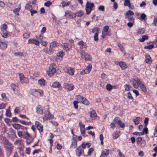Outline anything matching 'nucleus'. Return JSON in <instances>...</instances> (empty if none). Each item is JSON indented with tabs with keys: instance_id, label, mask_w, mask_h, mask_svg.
<instances>
[{
	"instance_id": "f257e3e1",
	"label": "nucleus",
	"mask_w": 157,
	"mask_h": 157,
	"mask_svg": "<svg viewBox=\"0 0 157 157\" xmlns=\"http://www.w3.org/2000/svg\"><path fill=\"white\" fill-rule=\"evenodd\" d=\"M76 98L79 102L82 103L86 105H88L90 104L89 101L86 98L80 95L76 96Z\"/></svg>"
},
{
	"instance_id": "f03ea898",
	"label": "nucleus",
	"mask_w": 157,
	"mask_h": 157,
	"mask_svg": "<svg viewBox=\"0 0 157 157\" xmlns=\"http://www.w3.org/2000/svg\"><path fill=\"white\" fill-rule=\"evenodd\" d=\"M130 82L133 87L137 89L138 88L139 85H140L141 81L140 79L137 78L136 79L131 78L130 80Z\"/></svg>"
},
{
	"instance_id": "7ed1b4c3",
	"label": "nucleus",
	"mask_w": 157,
	"mask_h": 157,
	"mask_svg": "<svg viewBox=\"0 0 157 157\" xmlns=\"http://www.w3.org/2000/svg\"><path fill=\"white\" fill-rule=\"evenodd\" d=\"M56 65L54 63H52L50 65L49 69L47 71L48 75L49 76H52L56 71L55 68Z\"/></svg>"
},
{
	"instance_id": "20e7f679",
	"label": "nucleus",
	"mask_w": 157,
	"mask_h": 157,
	"mask_svg": "<svg viewBox=\"0 0 157 157\" xmlns=\"http://www.w3.org/2000/svg\"><path fill=\"white\" fill-rule=\"evenodd\" d=\"M94 6V5L93 3H90L87 2L86 3V14H88L91 12L92 8Z\"/></svg>"
},
{
	"instance_id": "39448f33",
	"label": "nucleus",
	"mask_w": 157,
	"mask_h": 157,
	"mask_svg": "<svg viewBox=\"0 0 157 157\" xmlns=\"http://www.w3.org/2000/svg\"><path fill=\"white\" fill-rule=\"evenodd\" d=\"M63 69L65 72L68 73L71 76L73 75L74 74L75 70L73 68L64 67Z\"/></svg>"
},
{
	"instance_id": "423d86ee",
	"label": "nucleus",
	"mask_w": 157,
	"mask_h": 157,
	"mask_svg": "<svg viewBox=\"0 0 157 157\" xmlns=\"http://www.w3.org/2000/svg\"><path fill=\"white\" fill-rule=\"evenodd\" d=\"M80 54L82 58L84 59L85 60L89 61H91L92 60L91 57L84 51H82L80 52Z\"/></svg>"
},
{
	"instance_id": "0eeeda50",
	"label": "nucleus",
	"mask_w": 157,
	"mask_h": 157,
	"mask_svg": "<svg viewBox=\"0 0 157 157\" xmlns=\"http://www.w3.org/2000/svg\"><path fill=\"white\" fill-rule=\"evenodd\" d=\"M44 116L43 117V120H50L52 119L54 116L52 114L50 113V112H49V110H47L44 113Z\"/></svg>"
},
{
	"instance_id": "6e6552de",
	"label": "nucleus",
	"mask_w": 157,
	"mask_h": 157,
	"mask_svg": "<svg viewBox=\"0 0 157 157\" xmlns=\"http://www.w3.org/2000/svg\"><path fill=\"white\" fill-rule=\"evenodd\" d=\"M22 137L26 139L27 142L29 144L32 142L33 140V139L30 137L29 134L27 132H26L25 133L24 132Z\"/></svg>"
},
{
	"instance_id": "1a4fd4ad",
	"label": "nucleus",
	"mask_w": 157,
	"mask_h": 157,
	"mask_svg": "<svg viewBox=\"0 0 157 157\" xmlns=\"http://www.w3.org/2000/svg\"><path fill=\"white\" fill-rule=\"evenodd\" d=\"M63 86L68 91L72 90L74 88V86L73 84L67 83H64Z\"/></svg>"
},
{
	"instance_id": "9d476101",
	"label": "nucleus",
	"mask_w": 157,
	"mask_h": 157,
	"mask_svg": "<svg viewBox=\"0 0 157 157\" xmlns=\"http://www.w3.org/2000/svg\"><path fill=\"white\" fill-rule=\"evenodd\" d=\"M12 126L16 129H26V127H24V126L15 123L12 124Z\"/></svg>"
},
{
	"instance_id": "9b49d317",
	"label": "nucleus",
	"mask_w": 157,
	"mask_h": 157,
	"mask_svg": "<svg viewBox=\"0 0 157 157\" xmlns=\"http://www.w3.org/2000/svg\"><path fill=\"white\" fill-rule=\"evenodd\" d=\"M29 43L34 44L36 45H39L40 44V41L38 40L31 38L28 40V44Z\"/></svg>"
},
{
	"instance_id": "f8f14e48",
	"label": "nucleus",
	"mask_w": 157,
	"mask_h": 157,
	"mask_svg": "<svg viewBox=\"0 0 157 157\" xmlns=\"http://www.w3.org/2000/svg\"><path fill=\"white\" fill-rule=\"evenodd\" d=\"M78 44L80 45V48L81 49L82 51H85L86 50L87 46L84 44V42L82 40L80 41Z\"/></svg>"
},
{
	"instance_id": "ddd939ff",
	"label": "nucleus",
	"mask_w": 157,
	"mask_h": 157,
	"mask_svg": "<svg viewBox=\"0 0 157 157\" xmlns=\"http://www.w3.org/2000/svg\"><path fill=\"white\" fill-rule=\"evenodd\" d=\"M35 124L37 127V129L40 132H43V126L39 121H36L35 122Z\"/></svg>"
},
{
	"instance_id": "4468645a",
	"label": "nucleus",
	"mask_w": 157,
	"mask_h": 157,
	"mask_svg": "<svg viewBox=\"0 0 157 157\" xmlns=\"http://www.w3.org/2000/svg\"><path fill=\"white\" fill-rule=\"evenodd\" d=\"M32 94L33 95L35 96H37L38 94H39L40 96H41L43 94V91L42 90L40 89H39L37 90H35L34 91V90H33L32 92Z\"/></svg>"
},
{
	"instance_id": "2eb2a0df",
	"label": "nucleus",
	"mask_w": 157,
	"mask_h": 157,
	"mask_svg": "<svg viewBox=\"0 0 157 157\" xmlns=\"http://www.w3.org/2000/svg\"><path fill=\"white\" fill-rule=\"evenodd\" d=\"M145 61L148 64L151 63L152 62L150 56L148 54H146L145 55Z\"/></svg>"
},
{
	"instance_id": "dca6fc26",
	"label": "nucleus",
	"mask_w": 157,
	"mask_h": 157,
	"mask_svg": "<svg viewBox=\"0 0 157 157\" xmlns=\"http://www.w3.org/2000/svg\"><path fill=\"white\" fill-rule=\"evenodd\" d=\"M109 150L108 149H105L101 154L100 157H106L109 153Z\"/></svg>"
},
{
	"instance_id": "f3484780",
	"label": "nucleus",
	"mask_w": 157,
	"mask_h": 157,
	"mask_svg": "<svg viewBox=\"0 0 157 157\" xmlns=\"http://www.w3.org/2000/svg\"><path fill=\"white\" fill-rule=\"evenodd\" d=\"M62 47L66 51H67L71 48V46L68 43H65L62 45Z\"/></svg>"
},
{
	"instance_id": "a211bd4d",
	"label": "nucleus",
	"mask_w": 157,
	"mask_h": 157,
	"mask_svg": "<svg viewBox=\"0 0 157 157\" xmlns=\"http://www.w3.org/2000/svg\"><path fill=\"white\" fill-rule=\"evenodd\" d=\"M65 15L67 18H73L72 13L70 11L67 10L65 12Z\"/></svg>"
},
{
	"instance_id": "6ab92c4d",
	"label": "nucleus",
	"mask_w": 157,
	"mask_h": 157,
	"mask_svg": "<svg viewBox=\"0 0 157 157\" xmlns=\"http://www.w3.org/2000/svg\"><path fill=\"white\" fill-rule=\"evenodd\" d=\"M36 110L37 113H38L42 114L43 113V108L40 105H39L37 106Z\"/></svg>"
},
{
	"instance_id": "aec40b11",
	"label": "nucleus",
	"mask_w": 157,
	"mask_h": 157,
	"mask_svg": "<svg viewBox=\"0 0 157 157\" xmlns=\"http://www.w3.org/2000/svg\"><path fill=\"white\" fill-rule=\"evenodd\" d=\"M76 155L77 156H80L82 153V149L81 147H78L75 150Z\"/></svg>"
},
{
	"instance_id": "412c9836",
	"label": "nucleus",
	"mask_w": 157,
	"mask_h": 157,
	"mask_svg": "<svg viewBox=\"0 0 157 157\" xmlns=\"http://www.w3.org/2000/svg\"><path fill=\"white\" fill-rule=\"evenodd\" d=\"M52 87L54 88H57L59 89H60L61 87V85L58 82H55L53 83Z\"/></svg>"
},
{
	"instance_id": "4be33fe9",
	"label": "nucleus",
	"mask_w": 157,
	"mask_h": 157,
	"mask_svg": "<svg viewBox=\"0 0 157 157\" xmlns=\"http://www.w3.org/2000/svg\"><path fill=\"white\" fill-rule=\"evenodd\" d=\"M59 44L56 41H53L51 42L50 44V47L52 48L57 46H58Z\"/></svg>"
},
{
	"instance_id": "5701e85b",
	"label": "nucleus",
	"mask_w": 157,
	"mask_h": 157,
	"mask_svg": "<svg viewBox=\"0 0 157 157\" xmlns=\"http://www.w3.org/2000/svg\"><path fill=\"white\" fill-rule=\"evenodd\" d=\"M43 51L46 53L48 54L49 55H52L53 53V51L51 49L48 48H45L43 49Z\"/></svg>"
},
{
	"instance_id": "b1692460",
	"label": "nucleus",
	"mask_w": 157,
	"mask_h": 157,
	"mask_svg": "<svg viewBox=\"0 0 157 157\" xmlns=\"http://www.w3.org/2000/svg\"><path fill=\"white\" fill-rule=\"evenodd\" d=\"M7 44L6 43L0 41V48L4 49L7 47Z\"/></svg>"
},
{
	"instance_id": "393cba45",
	"label": "nucleus",
	"mask_w": 157,
	"mask_h": 157,
	"mask_svg": "<svg viewBox=\"0 0 157 157\" xmlns=\"http://www.w3.org/2000/svg\"><path fill=\"white\" fill-rule=\"evenodd\" d=\"M120 133L119 131H116L114 132L113 134V138L114 139H116L120 135Z\"/></svg>"
},
{
	"instance_id": "a878e982",
	"label": "nucleus",
	"mask_w": 157,
	"mask_h": 157,
	"mask_svg": "<svg viewBox=\"0 0 157 157\" xmlns=\"http://www.w3.org/2000/svg\"><path fill=\"white\" fill-rule=\"evenodd\" d=\"M119 65L122 69H124L127 67L126 63L123 62H120L119 63Z\"/></svg>"
},
{
	"instance_id": "bb28decb",
	"label": "nucleus",
	"mask_w": 157,
	"mask_h": 157,
	"mask_svg": "<svg viewBox=\"0 0 157 157\" xmlns=\"http://www.w3.org/2000/svg\"><path fill=\"white\" fill-rule=\"evenodd\" d=\"M96 116L97 114L94 110H92L90 112V117L92 119H94Z\"/></svg>"
},
{
	"instance_id": "cd10ccee",
	"label": "nucleus",
	"mask_w": 157,
	"mask_h": 157,
	"mask_svg": "<svg viewBox=\"0 0 157 157\" xmlns=\"http://www.w3.org/2000/svg\"><path fill=\"white\" fill-rule=\"evenodd\" d=\"M77 145V142L76 140H73L72 144L71 146V147H73L75 148L76 147Z\"/></svg>"
},
{
	"instance_id": "c85d7f7f",
	"label": "nucleus",
	"mask_w": 157,
	"mask_h": 157,
	"mask_svg": "<svg viewBox=\"0 0 157 157\" xmlns=\"http://www.w3.org/2000/svg\"><path fill=\"white\" fill-rule=\"evenodd\" d=\"M140 87L142 89V90L144 92H146L147 91L145 85L141 82V83L140 85Z\"/></svg>"
},
{
	"instance_id": "c756f323",
	"label": "nucleus",
	"mask_w": 157,
	"mask_h": 157,
	"mask_svg": "<svg viewBox=\"0 0 157 157\" xmlns=\"http://www.w3.org/2000/svg\"><path fill=\"white\" fill-rule=\"evenodd\" d=\"M148 39V36H147L146 35H144L142 36V37L141 38H140L139 39V40L140 41L143 42L145 40H147Z\"/></svg>"
},
{
	"instance_id": "7c9ffc66",
	"label": "nucleus",
	"mask_w": 157,
	"mask_h": 157,
	"mask_svg": "<svg viewBox=\"0 0 157 157\" xmlns=\"http://www.w3.org/2000/svg\"><path fill=\"white\" fill-rule=\"evenodd\" d=\"M30 3H28L26 4L25 6V9L27 10H30L32 9L33 8L32 7V5H31Z\"/></svg>"
},
{
	"instance_id": "2f4dec72",
	"label": "nucleus",
	"mask_w": 157,
	"mask_h": 157,
	"mask_svg": "<svg viewBox=\"0 0 157 157\" xmlns=\"http://www.w3.org/2000/svg\"><path fill=\"white\" fill-rule=\"evenodd\" d=\"M38 84L41 86H44L45 85V81L44 79H40L38 80Z\"/></svg>"
},
{
	"instance_id": "473e14b6",
	"label": "nucleus",
	"mask_w": 157,
	"mask_h": 157,
	"mask_svg": "<svg viewBox=\"0 0 157 157\" xmlns=\"http://www.w3.org/2000/svg\"><path fill=\"white\" fill-rule=\"evenodd\" d=\"M7 28V25L5 24L3 25L1 28V30L2 32H5L6 31V29Z\"/></svg>"
},
{
	"instance_id": "72a5a7b5",
	"label": "nucleus",
	"mask_w": 157,
	"mask_h": 157,
	"mask_svg": "<svg viewBox=\"0 0 157 157\" xmlns=\"http://www.w3.org/2000/svg\"><path fill=\"white\" fill-rule=\"evenodd\" d=\"M14 55L17 56H24V53L23 52H17L14 53Z\"/></svg>"
},
{
	"instance_id": "f704fd0d",
	"label": "nucleus",
	"mask_w": 157,
	"mask_h": 157,
	"mask_svg": "<svg viewBox=\"0 0 157 157\" xmlns=\"http://www.w3.org/2000/svg\"><path fill=\"white\" fill-rule=\"evenodd\" d=\"M11 87L13 89L14 91H16L18 90V86L14 84H12L11 85Z\"/></svg>"
},
{
	"instance_id": "c9c22d12",
	"label": "nucleus",
	"mask_w": 157,
	"mask_h": 157,
	"mask_svg": "<svg viewBox=\"0 0 157 157\" xmlns=\"http://www.w3.org/2000/svg\"><path fill=\"white\" fill-rule=\"evenodd\" d=\"M140 118L139 117H136L135 119H133V121L135 124H139L140 121Z\"/></svg>"
},
{
	"instance_id": "e433bc0d",
	"label": "nucleus",
	"mask_w": 157,
	"mask_h": 157,
	"mask_svg": "<svg viewBox=\"0 0 157 157\" xmlns=\"http://www.w3.org/2000/svg\"><path fill=\"white\" fill-rule=\"evenodd\" d=\"M29 79L26 78L25 77L24 79H22V80H21L20 81L22 83H25L27 84L29 82Z\"/></svg>"
},
{
	"instance_id": "4c0bfd02",
	"label": "nucleus",
	"mask_w": 157,
	"mask_h": 157,
	"mask_svg": "<svg viewBox=\"0 0 157 157\" xmlns=\"http://www.w3.org/2000/svg\"><path fill=\"white\" fill-rule=\"evenodd\" d=\"M124 5L125 6L130 7V0H125Z\"/></svg>"
},
{
	"instance_id": "58836bf2",
	"label": "nucleus",
	"mask_w": 157,
	"mask_h": 157,
	"mask_svg": "<svg viewBox=\"0 0 157 157\" xmlns=\"http://www.w3.org/2000/svg\"><path fill=\"white\" fill-rule=\"evenodd\" d=\"M70 3V1H68L67 3H66L65 1H63L62 2V5L63 7L65 6H68Z\"/></svg>"
},
{
	"instance_id": "ea45409f",
	"label": "nucleus",
	"mask_w": 157,
	"mask_h": 157,
	"mask_svg": "<svg viewBox=\"0 0 157 157\" xmlns=\"http://www.w3.org/2000/svg\"><path fill=\"white\" fill-rule=\"evenodd\" d=\"M83 14V12L82 11L78 12L75 14V17H80Z\"/></svg>"
},
{
	"instance_id": "a19ab883",
	"label": "nucleus",
	"mask_w": 157,
	"mask_h": 157,
	"mask_svg": "<svg viewBox=\"0 0 157 157\" xmlns=\"http://www.w3.org/2000/svg\"><path fill=\"white\" fill-rule=\"evenodd\" d=\"M64 52L62 51H60L57 54V56L59 57H60L61 58L64 56Z\"/></svg>"
},
{
	"instance_id": "79ce46f5",
	"label": "nucleus",
	"mask_w": 157,
	"mask_h": 157,
	"mask_svg": "<svg viewBox=\"0 0 157 157\" xmlns=\"http://www.w3.org/2000/svg\"><path fill=\"white\" fill-rule=\"evenodd\" d=\"M127 17L128 18L129 21L130 22H134V18L131 16H127Z\"/></svg>"
},
{
	"instance_id": "37998d69",
	"label": "nucleus",
	"mask_w": 157,
	"mask_h": 157,
	"mask_svg": "<svg viewBox=\"0 0 157 157\" xmlns=\"http://www.w3.org/2000/svg\"><path fill=\"white\" fill-rule=\"evenodd\" d=\"M30 36V33H25L23 34L24 38H28Z\"/></svg>"
},
{
	"instance_id": "c03bdc74",
	"label": "nucleus",
	"mask_w": 157,
	"mask_h": 157,
	"mask_svg": "<svg viewBox=\"0 0 157 157\" xmlns=\"http://www.w3.org/2000/svg\"><path fill=\"white\" fill-rule=\"evenodd\" d=\"M120 121V119L119 118L117 117H116L113 120L114 122L117 124L118 123V122L119 123V121Z\"/></svg>"
},
{
	"instance_id": "a18cd8bd",
	"label": "nucleus",
	"mask_w": 157,
	"mask_h": 157,
	"mask_svg": "<svg viewBox=\"0 0 157 157\" xmlns=\"http://www.w3.org/2000/svg\"><path fill=\"white\" fill-rule=\"evenodd\" d=\"M52 4V3L49 1H47L44 3V6H46L48 7Z\"/></svg>"
},
{
	"instance_id": "49530a36",
	"label": "nucleus",
	"mask_w": 157,
	"mask_h": 157,
	"mask_svg": "<svg viewBox=\"0 0 157 157\" xmlns=\"http://www.w3.org/2000/svg\"><path fill=\"white\" fill-rule=\"evenodd\" d=\"M113 88V86L110 84H108L106 86V88L108 90H111Z\"/></svg>"
},
{
	"instance_id": "de8ad7c7",
	"label": "nucleus",
	"mask_w": 157,
	"mask_h": 157,
	"mask_svg": "<svg viewBox=\"0 0 157 157\" xmlns=\"http://www.w3.org/2000/svg\"><path fill=\"white\" fill-rule=\"evenodd\" d=\"M154 47V45L153 44H151L147 46H144L145 49H150L153 48Z\"/></svg>"
},
{
	"instance_id": "09e8293b",
	"label": "nucleus",
	"mask_w": 157,
	"mask_h": 157,
	"mask_svg": "<svg viewBox=\"0 0 157 157\" xmlns=\"http://www.w3.org/2000/svg\"><path fill=\"white\" fill-rule=\"evenodd\" d=\"M11 112L9 109H7L6 113V115L8 117H10L11 115Z\"/></svg>"
},
{
	"instance_id": "8fccbe9b",
	"label": "nucleus",
	"mask_w": 157,
	"mask_h": 157,
	"mask_svg": "<svg viewBox=\"0 0 157 157\" xmlns=\"http://www.w3.org/2000/svg\"><path fill=\"white\" fill-rule=\"evenodd\" d=\"M120 126L122 128H124L125 127V124L124 123H123L121 120L119 121V123L117 124Z\"/></svg>"
},
{
	"instance_id": "3c124183",
	"label": "nucleus",
	"mask_w": 157,
	"mask_h": 157,
	"mask_svg": "<svg viewBox=\"0 0 157 157\" xmlns=\"http://www.w3.org/2000/svg\"><path fill=\"white\" fill-rule=\"evenodd\" d=\"M148 129L147 127L144 126V128L143 129V132H144V133L147 134L148 133Z\"/></svg>"
},
{
	"instance_id": "603ef678",
	"label": "nucleus",
	"mask_w": 157,
	"mask_h": 157,
	"mask_svg": "<svg viewBox=\"0 0 157 157\" xmlns=\"http://www.w3.org/2000/svg\"><path fill=\"white\" fill-rule=\"evenodd\" d=\"M50 122L51 123H52L55 126H58L59 125L58 123L57 122L55 121H50Z\"/></svg>"
},
{
	"instance_id": "864d4df0",
	"label": "nucleus",
	"mask_w": 157,
	"mask_h": 157,
	"mask_svg": "<svg viewBox=\"0 0 157 157\" xmlns=\"http://www.w3.org/2000/svg\"><path fill=\"white\" fill-rule=\"evenodd\" d=\"M20 108L19 107H16L14 110L15 113H17L20 112Z\"/></svg>"
},
{
	"instance_id": "5fc2aeb1",
	"label": "nucleus",
	"mask_w": 157,
	"mask_h": 157,
	"mask_svg": "<svg viewBox=\"0 0 157 157\" xmlns=\"http://www.w3.org/2000/svg\"><path fill=\"white\" fill-rule=\"evenodd\" d=\"M134 14V13L132 11L130 10H128L126 13V15H133Z\"/></svg>"
},
{
	"instance_id": "6e6d98bb",
	"label": "nucleus",
	"mask_w": 157,
	"mask_h": 157,
	"mask_svg": "<svg viewBox=\"0 0 157 157\" xmlns=\"http://www.w3.org/2000/svg\"><path fill=\"white\" fill-rule=\"evenodd\" d=\"M109 29L108 26H105L104 27L102 32L106 33L108 31Z\"/></svg>"
},
{
	"instance_id": "4d7b16f0",
	"label": "nucleus",
	"mask_w": 157,
	"mask_h": 157,
	"mask_svg": "<svg viewBox=\"0 0 157 157\" xmlns=\"http://www.w3.org/2000/svg\"><path fill=\"white\" fill-rule=\"evenodd\" d=\"M78 101H74L73 102L74 107L76 109L78 108Z\"/></svg>"
},
{
	"instance_id": "13d9d810",
	"label": "nucleus",
	"mask_w": 157,
	"mask_h": 157,
	"mask_svg": "<svg viewBox=\"0 0 157 157\" xmlns=\"http://www.w3.org/2000/svg\"><path fill=\"white\" fill-rule=\"evenodd\" d=\"M5 146L6 147L8 150H11V146L10 144H8L7 143H5Z\"/></svg>"
},
{
	"instance_id": "bf43d9fd",
	"label": "nucleus",
	"mask_w": 157,
	"mask_h": 157,
	"mask_svg": "<svg viewBox=\"0 0 157 157\" xmlns=\"http://www.w3.org/2000/svg\"><path fill=\"white\" fill-rule=\"evenodd\" d=\"M133 134L136 136L142 135H144V132H134L133 133Z\"/></svg>"
},
{
	"instance_id": "052dcab7",
	"label": "nucleus",
	"mask_w": 157,
	"mask_h": 157,
	"mask_svg": "<svg viewBox=\"0 0 157 157\" xmlns=\"http://www.w3.org/2000/svg\"><path fill=\"white\" fill-rule=\"evenodd\" d=\"M137 33L139 34H143L144 33V31L143 29L141 28L139 29Z\"/></svg>"
},
{
	"instance_id": "680f3d73",
	"label": "nucleus",
	"mask_w": 157,
	"mask_h": 157,
	"mask_svg": "<svg viewBox=\"0 0 157 157\" xmlns=\"http://www.w3.org/2000/svg\"><path fill=\"white\" fill-rule=\"evenodd\" d=\"M127 98L130 99H132L133 98L130 92H128L127 93Z\"/></svg>"
},
{
	"instance_id": "e2e57ef3",
	"label": "nucleus",
	"mask_w": 157,
	"mask_h": 157,
	"mask_svg": "<svg viewBox=\"0 0 157 157\" xmlns=\"http://www.w3.org/2000/svg\"><path fill=\"white\" fill-rule=\"evenodd\" d=\"M94 149L93 148H90L88 151V154L90 155H91L92 152L93 151Z\"/></svg>"
},
{
	"instance_id": "0e129e2a",
	"label": "nucleus",
	"mask_w": 157,
	"mask_h": 157,
	"mask_svg": "<svg viewBox=\"0 0 157 157\" xmlns=\"http://www.w3.org/2000/svg\"><path fill=\"white\" fill-rule=\"evenodd\" d=\"M19 77H20V81L21 80H22V79H24L25 77L24 76V75L23 74L20 73H19Z\"/></svg>"
},
{
	"instance_id": "69168bd1",
	"label": "nucleus",
	"mask_w": 157,
	"mask_h": 157,
	"mask_svg": "<svg viewBox=\"0 0 157 157\" xmlns=\"http://www.w3.org/2000/svg\"><path fill=\"white\" fill-rule=\"evenodd\" d=\"M94 40L97 41L98 40V33H95L94 36Z\"/></svg>"
},
{
	"instance_id": "338daca9",
	"label": "nucleus",
	"mask_w": 157,
	"mask_h": 157,
	"mask_svg": "<svg viewBox=\"0 0 157 157\" xmlns=\"http://www.w3.org/2000/svg\"><path fill=\"white\" fill-rule=\"evenodd\" d=\"M146 17V15L144 13H142L141 14L140 18H139V19H144Z\"/></svg>"
},
{
	"instance_id": "774afa93",
	"label": "nucleus",
	"mask_w": 157,
	"mask_h": 157,
	"mask_svg": "<svg viewBox=\"0 0 157 157\" xmlns=\"http://www.w3.org/2000/svg\"><path fill=\"white\" fill-rule=\"evenodd\" d=\"M153 24L155 26H157V17L154 18V22L153 23Z\"/></svg>"
}]
</instances>
